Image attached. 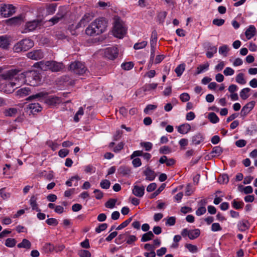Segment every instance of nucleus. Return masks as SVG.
<instances>
[{
	"instance_id": "39448f33",
	"label": "nucleus",
	"mask_w": 257,
	"mask_h": 257,
	"mask_svg": "<svg viewBox=\"0 0 257 257\" xmlns=\"http://www.w3.org/2000/svg\"><path fill=\"white\" fill-rule=\"evenodd\" d=\"M41 83L40 74L36 71L26 72V83L32 86H36Z\"/></svg>"
},
{
	"instance_id": "c03bdc74",
	"label": "nucleus",
	"mask_w": 257,
	"mask_h": 257,
	"mask_svg": "<svg viewBox=\"0 0 257 257\" xmlns=\"http://www.w3.org/2000/svg\"><path fill=\"white\" fill-rule=\"evenodd\" d=\"M165 186V183L162 184L159 188L151 195L150 198L153 199L158 196L164 189Z\"/></svg>"
},
{
	"instance_id": "052dcab7",
	"label": "nucleus",
	"mask_w": 257,
	"mask_h": 257,
	"mask_svg": "<svg viewBox=\"0 0 257 257\" xmlns=\"http://www.w3.org/2000/svg\"><path fill=\"white\" fill-rule=\"evenodd\" d=\"M108 225L107 223H104L100 224L98 226L95 228V232L99 233L101 231L105 230L107 228Z\"/></svg>"
},
{
	"instance_id": "8fccbe9b",
	"label": "nucleus",
	"mask_w": 257,
	"mask_h": 257,
	"mask_svg": "<svg viewBox=\"0 0 257 257\" xmlns=\"http://www.w3.org/2000/svg\"><path fill=\"white\" fill-rule=\"evenodd\" d=\"M56 4H52L48 6L46 8L47 13L49 15L53 14L56 11Z\"/></svg>"
},
{
	"instance_id": "20e7f679",
	"label": "nucleus",
	"mask_w": 257,
	"mask_h": 257,
	"mask_svg": "<svg viewBox=\"0 0 257 257\" xmlns=\"http://www.w3.org/2000/svg\"><path fill=\"white\" fill-rule=\"evenodd\" d=\"M114 21L113 28V35L116 38H122L126 32V29L123 26L122 21L118 16L114 17Z\"/></svg>"
},
{
	"instance_id": "e2e57ef3",
	"label": "nucleus",
	"mask_w": 257,
	"mask_h": 257,
	"mask_svg": "<svg viewBox=\"0 0 257 257\" xmlns=\"http://www.w3.org/2000/svg\"><path fill=\"white\" fill-rule=\"evenodd\" d=\"M185 247L190 252L192 253L196 252L198 250L197 246L190 243H186L185 244Z\"/></svg>"
},
{
	"instance_id": "4d7b16f0",
	"label": "nucleus",
	"mask_w": 257,
	"mask_h": 257,
	"mask_svg": "<svg viewBox=\"0 0 257 257\" xmlns=\"http://www.w3.org/2000/svg\"><path fill=\"white\" fill-rule=\"evenodd\" d=\"M78 255L80 257H91V253L89 250L85 249L79 250L78 252Z\"/></svg>"
},
{
	"instance_id": "0eeeda50",
	"label": "nucleus",
	"mask_w": 257,
	"mask_h": 257,
	"mask_svg": "<svg viewBox=\"0 0 257 257\" xmlns=\"http://www.w3.org/2000/svg\"><path fill=\"white\" fill-rule=\"evenodd\" d=\"M33 46V40L30 39H24L14 45L13 50L15 52L19 53L23 51H27Z\"/></svg>"
},
{
	"instance_id": "2eb2a0df",
	"label": "nucleus",
	"mask_w": 257,
	"mask_h": 257,
	"mask_svg": "<svg viewBox=\"0 0 257 257\" xmlns=\"http://www.w3.org/2000/svg\"><path fill=\"white\" fill-rule=\"evenodd\" d=\"M143 174L146 177V180L150 181L154 180L156 177L155 171L152 170L150 167L146 168L143 171Z\"/></svg>"
},
{
	"instance_id": "f704fd0d",
	"label": "nucleus",
	"mask_w": 257,
	"mask_h": 257,
	"mask_svg": "<svg viewBox=\"0 0 257 257\" xmlns=\"http://www.w3.org/2000/svg\"><path fill=\"white\" fill-rule=\"evenodd\" d=\"M31 243L30 241L27 239H23L22 241L17 245L18 248H30Z\"/></svg>"
},
{
	"instance_id": "de8ad7c7",
	"label": "nucleus",
	"mask_w": 257,
	"mask_h": 257,
	"mask_svg": "<svg viewBox=\"0 0 257 257\" xmlns=\"http://www.w3.org/2000/svg\"><path fill=\"white\" fill-rule=\"evenodd\" d=\"M84 114V110L82 108V107H80L78 109V110L76 112V114H75L74 116V121L76 122H78L80 118L79 117V116H82Z\"/></svg>"
},
{
	"instance_id": "864d4df0",
	"label": "nucleus",
	"mask_w": 257,
	"mask_h": 257,
	"mask_svg": "<svg viewBox=\"0 0 257 257\" xmlns=\"http://www.w3.org/2000/svg\"><path fill=\"white\" fill-rule=\"evenodd\" d=\"M132 220V217H130L127 219L125 220L124 221H123L122 223H121L120 225H119L116 228V230H121L126 226H127L130 223Z\"/></svg>"
},
{
	"instance_id": "f3484780",
	"label": "nucleus",
	"mask_w": 257,
	"mask_h": 257,
	"mask_svg": "<svg viewBox=\"0 0 257 257\" xmlns=\"http://www.w3.org/2000/svg\"><path fill=\"white\" fill-rule=\"evenodd\" d=\"M48 95V92H40L35 94H33L29 96L27 100H32L33 99H38V100H41L42 99H44V97H46Z\"/></svg>"
},
{
	"instance_id": "473e14b6",
	"label": "nucleus",
	"mask_w": 257,
	"mask_h": 257,
	"mask_svg": "<svg viewBox=\"0 0 257 257\" xmlns=\"http://www.w3.org/2000/svg\"><path fill=\"white\" fill-rule=\"evenodd\" d=\"M209 64L208 63H206L203 65H200L196 68V71L195 74L198 75L208 69Z\"/></svg>"
},
{
	"instance_id": "7c9ffc66",
	"label": "nucleus",
	"mask_w": 257,
	"mask_h": 257,
	"mask_svg": "<svg viewBox=\"0 0 257 257\" xmlns=\"http://www.w3.org/2000/svg\"><path fill=\"white\" fill-rule=\"evenodd\" d=\"M222 148L220 146H218L214 147L212 148V151L210 152V154H215L212 155V157H214L215 156H219L222 153Z\"/></svg>"
},
{
	"instance_id": "ea45409f",
	"label": "nucleus",
	"mask_w": 257,
	"mask_h": 257,
	"mask_svg": "<svg viewBox=\"0 0 257 257\" xmlns=\"http://www.w3.org/2000/svg\"><path fill=\"white\" fill-rule=\"evenodd\" d=\"M210 121L212 123H216L219 121V118L214 112H210L208 117Z\"/></svg>"
},
{
	"instance_id": "c85d7f7f",
	"label": "nucleus",
	"mask_w": 257,
	"mask_h": 257,
	"mask_svg": "<svg viewBox=\"0 0 257 257\" xmlns=\"http://www.w3.org/2000/svg\"><path fill=\"white\" fill-rule=\"evenodd\" d=\"M158 40V34L156 30H154L152 32L151 37L150 39V45L151 47H156L157 42Z\"/></svg>"
},
{
	"instance_id": "4be33fe9",
	"label": "nucleus",
	"mask_w": 257,
	"mask_h": 257,
	"mask_svg": "<svg viewBox=\"0 0 257 257\" xmlns=\"http://www.w3.org/2000/svg\"><path fill=\"white\" fill-rule=\"evenodd\" d=\"M91 20L90 17L89 15H85L80 22L77 24L76 28L77 29L80 27H85Z\"/></svg>"
},
{
	"instance_id": "37998d69",
	"label": "nucleus",
	"mask_w": 257,
	"mask_h": 257,
	"mask_svg": "<svg viewBox=\"0 0 257 257\" xmlns=\"http://www.w3.org/2000/svg\"><path fill=\"white\" fill-rule=\"evenodd\" d=\"M64 17V14L57 13L56 15L52 18L49 21L52 22L53 24H55L57 23L61 19H62Z\"/></svg>"
},
{
	"instance_id": "aec40b11",
	"label": "nucleus",
	"mask_w": 257,
	"mask_h": 257,
	"mask_svg": "<svg viewBox=\"0 0 257 257\" xmlns=\"http://www.w3.org/2000/svg\"><path fill=\"white\" fill-rule=\"evenodd\" d=\"M133 193L136 196L142 197L144 196L145 193V187L143 186L140 187L139 186L135 185L133 189Z\"/></svg>"
},
{
	"instance_id": "58836bf2",
	"label": "nucleus",
	"mask_w": 257,
	"mask_h": 257,
	"mask_svg": "<svg viewBox=\"0 0 257 257\" xmlns=\"http://www.w3.org/2000/svg\"><path fill=\"white\" fill-rule=\"evenodd\" d=\"M250 91L249 88L246 87L242 89L240 92V96L243 100L246 99L249 97L248 93Z\"/></svg>"
},
{
	"instance_id": "c756f323",
	"label": "nucleus",
	"mask_w": 257,
	"mask_h": 257,
	"mask_svg": "<svg viewBox=\"0 0 257 257\" xmlns=\"http://www.w3.org/2000/svg\"><path fill=\"white\" fill-rule=\"evenodd\" d=\"M54 249V245L50 243H45L42 247V250L45 253L52 252Z\"/></svg>"
},
{
	"instance_id": "bf43d9fd",
	"label": "nucleus",
	"mask_w": 257,
	"mask_h": 257,
	"mask_svg": "<svg viewBox=\"0 0 257 257\" xmlns=\"http://www.w3.org/2000/svg\"><path fill=\"white\" fill-rule=\"evenodd\" d=\"M167 15V13L166 12H161L159 13L157 18L160 23H163L164 22Z\"/></svg>"
},
{
	"instance_id": "412c9836",
	"label": "nucleus",
	"mask_w": 257,
	"mask_h": 257,
	"mask_svg": "<svg viewBox=\"0 0 257 257\" xmlns=\"http://www.w3.org/2000/svg\"><path fill=\"white\" fill-rule=\"evenodd\" d=\"M37 195H34L31 196L29 200V203L33 210H36L37 212H40L41 211V209L38 207V204L37 202Z\"/></svg>"
},
{
	"instance_id": "e433bc0d",
	"label": "nucleus",
	"mask_w": 257,
	"mask_h": 257,
	"mask_svg": "<svg viewBox=\"0 0 257 257\" xmlns=\"http://www.w3.org/2000/svg\"><path fill=\"white\" fill-rule=\"evenodd\" d=\"M18 112V109L16 108H10L6 109L4 113L6 116H13Z\"/></svg>"
},
{
	"instance_id": "5701e85b",
	"label": "nucleus",
	"mask_w": 257,
	"mask_h": 257,
	"mask_svg": "<svg viewBox=\"0 0 257 257\" xmlns=\"http://www.w3.org/2000/svg\"><path fill=\"white\" fill-rule=\"evenodd\" d=\"M191 130V126L188 123L181 124L178 126L177 131L181 134H187Z\"/></svg>"
},
{
	"instance_id": "6e6d98bb",
	"label": "nucleus",
	"mask_w": 257,
	"mask_h": 257,
	"mask_svg": "<svg viewBox=\"0 0 257 257\" xmlns=\"http://www.w3.org/2000/svg\"><path fill=\"white\" fill-rule=\"evenodd\" d=\"M148 44L147 41H143L141 42L136 43L134 46V48L136 50H139L145 48Z\"/></svg>"
},
{
	"instance_id": "72a5a7b5",
	"label": "nucleus",
	"mask_w": 257,
	"mask_h": 257,
	"mask_svg": "<svg viewBox=\"0 0 257 257\" xmlns=\"http://www.w3.org/2000/svg\"><path fill=\"white\" fill-rule=\"evenodd\" d=\"M11 6H12V5H9L8 6L5 5L4 7H2L0 10L1 14L4 17H9L11 14V12L10 11H8V9H9Z\"/></svg>"
},
{
	"instance_id": "79ce46f5",
	"label": "nucleus",
	"mask_w": 257,
	"mask_h": 257,
	"mask_svg": "<svg viewBox=\"0 0 257 257\" xmlns=\"http://www.w3.org/2000/svg\"><path fill=\"white\" fill-rule=\"evenodd\" d=\"M229 182V177L227 174H223L218 178V182L220 184H227Z\"/></svg>"
},
{
	"instance_id": "9d476101",
	"label": "nucleus",
	"mask_w": 257,
	"mask_h": 257,
	"mask_svg": "<svg viewBox=\"0 0 257 257\" xmlns=\"http://www.w3.org/2000/svg\"><path fill=\"white\" fill-rule=\"evenodd\" d=\"M41 24V21L39 20H34L32 21L28 22L26 23L24 28L21 31L23 34L35 30L38 26Z\"/></svg>"
},
{
	"instance_id": "f257e3e1",
	"label": "nucleus",
	"mask_w": 257,
	"mask_h": 257,
	"mask_svg": "<svg viewBox=\"0 0 257 257\" xmlns=\"http://www.w3.org/2000/svg\"><path fill=\"white\" fill-rule=\"evenodd\" d=\"M107 27V21L104 18H99L92 22L86 29V35L92 36L104 32Z\"/></svg>"
},
{
	"instance_id": "b1692460",
	"label": "nucleus",
	"mask_w": 257,
	"mask_h": 257,
	"mask_svg": "<svg viewBox=\"0 0 257 257\" xmlns=\"http://www.w3.org/2000/svg\"><path fill=\"white\" fill-rule=\"evenodd\" d=\"M118 173L122 176H126L131 173V169L128 166H121L118 169Z\"/></svg>"
},
{
	"instance_id": "bb28decb",
	"label": "nucleus",
	"mask_w": 257,
	"mask_h": 257,
	"mask_svg": "<svg viewBox=\"0 0 257 257\" xmlns=\"http://www.w3.org/2000/svg\"><path fill=\"white\" fill-rule=\"evenodd\" d=\"M45 102L49 105H55L58 100L57 97L53 96H48L44 97Z\"/></svg>"
},
{
	"instance_id": "49530a36",
	"label": "nucleus",
	"mask_w": 257,
	"mask_h": 257,
	"mask_svg": "<svg viewBox=\"0 0 257 257\" xmlns=\"http://www.w3.org/2000/svg\"><path fill=\"white\" fill-rule=\"evenodd\" d=\"M117 202L116 199L110 198L105 203V206L108 208H113Z\"/></svg>"
},
{
	"instance_id": "7ed1b4c3",
	"label": "nucleus",
	"mask_w": 257,
	"mask_h": 257,
	"mask_svg": "<svg viewBox=\"0 0 257 257\" xmlns=\"http://www.w3.org/2000/svg\"><path fill=\"white\" fill-rule=\"evenodd\" d=\"M5 76L7 78L12 79L17 88L26 83V72H21L17 69H11L5 72Z\"/></svg>"
},
{
	"instance_id": "2f4dec72",
	"label": "nucleus",
	"mask_w": 257,
	"mask_h": 257,
	"mask_svg": "<svg viewBox=\"0 0 257 257\" xmlns=\"http://www.w3.org/2000/svg\"><path fill=\"white\" fill-rule=\"evenodd\" d=\"M200 234V230L199 229L190 230L189 238L190 239H195L197 238Z\"/></svg>"
},
{
	"instance_id": "6ab92c4d",
	"label": "nucleus",
	"mask_w": 257,
	"mask_h": 257,
	"mask_svg": "<svg viewBox=\"0 0 257 257\" xmlns=\"http://www.w3.org/2000/svg\"><path fill=\"white\" fill-rule=\"evenodd\" d=\"M256 33V29L254 25H249L245 32V35L247 40L251 39Z\"/></svg>"
},
{
	"instance_id": "a18cd8bd",
	"label": "nucleus",
	"mask_w": 257,
	"mask_h": 257,
	"mask_svg": "<svg viewBox=\"0 0 257 257\" xmlns=\"http://www.w3.org/2000/svg\"><path fill=\"white\" fill-rule=\"evenodd\" d=\"M235 80L237 83L241 85H244L246 83V80L244 78V75L242 73L237 75Z\"/></svg>"
},
{
	"instance_id": "4c0bfd02",
	"label": "nucleus",
	"mask_w": 257,
	"mask_h": 257,
	"mask_svg": "<svg viewBox=\"0 0 257 257\" xmlns=\"http://www.w3.org/2000/svg\"><path fill=\"white\" fill-rule=\"evenodd\" d=\"M231 205L234 209L239 210L242 209L244 203L242 201L238 202L236 199H234L231 202Z\"/></svg>"
},
{
	"instance_id": "ddd939ff",
	"label": "nucleus",
	"mask_w": 257,
	"mask_h": 257,
	"mask_svg": "<svg viewBox=\"0 0 257 257\" xmlns=\"http://www.w3.org/2000/svg\"><path fill=\"white\" fill-rule=\"evenodd\" d=\"M28 58L35 60H38L44 58V55L42 50H36L28 53Z\"/></svg>"
},
{
	"instance_id": "1a4fd4ad",
	"label": "nucleus",
	"mask_w": 257,
	"mask_h": 257,
	"mask_svg": "<svg viewBox=\"0 0 257 257\" xmlns=\"http://www.w3.org/2000/svg\"><path fill=\"white\" fill-rule=\"evenodd\" d=\"M69 67L72 71L79 75H83L87 70L84 63L80 61H75L71 63Z\"/></svg>"
},
{
	"instance_id": "c9c22d12",
	"label": "nucleus",
	"mask_w": 257,
	"mask_h": 257,
	"mask_svg": "<svg viewBox=\"0 0 257 257\" xmlns=\"http://www.w3.org/2000/svg\"><path fill=\"white\" fill-rule=\"evenodd\" d=\"M185 69V64L184 63L180 64L177 66L175 69V72L178 77H180L184 72Z\"/></svg>"
},
{
	"instance_id": "09e8293b",
	"label": "nucleus",
	"mask_w": 257,
	"mask_h": 257,
	"mask_svg": "<svg viewBox=\"0 0 257 257\" xmlns=\"http://www.w3.org/2000/svg\"><path fill=\"white\" fill-rule=\"evenodd\" d=\"M22 21L21 17H15L9 19L8 20V23L10 25H17L19 24Z\"/></svg>"
},
{
	"instance_id": "a878e982",
	"label": "nucleus",
	"mask_w": 257,
	"mask_h": 257,
	"mask_svg": "<svg viewBox=\"0 0 257 257\" xmlns=\"http://www.w3.org/2000/svg\"><path fill=\"white\" fill-rule=\"evenodd\" d=\"M31 89L29 87L22 88L16 92L17 95L20 97H23L30 94Z\"/></svg>"
},
{
	"instance_id": "a19ab883",
	"label": "nucleus",
	"mask_w": 257,
	"mask_h": 257,
	"mask_svg": "<svg viewBox=\"0 0 257 257\" xmlns=\"http://www.w3.org/2000/svg\"><path fill=\"white\" fill-rule=\"evenodd\" d=\"M0 196L3 199L6 200L11 197V193L5 187L0 189Z\"/></svg>"
},
{
	"instance_id": "3c124183",
	"label": "nucleus",
	"mask_w": 257,
	"mask_h": 257,
	"mask_svg": "<svg viewBox=\"0 0 257 257\" xmlns=\"http://www.w3.org/2000/svg\"><path fill=\"white\" fill-rule=\"evenodd\" d=\"M137 239L138 238L136 236L134 235H128L127 238L126 239V243L129 245H133Z\"/></svg>"
},
{
	"instance_id": "13d9d810",
	"label": "nucleus",
	"mask_w": 257,
	"mask_h": 257,
	"mask_svg": "<svg viewBox=\"0 0 257 257\" xmlns=\"http://www.w3.org/2000/svg\"><path fill=\"white\" fill-rule=\"evenodd\" d=\"M171 152V149L167 146L161 147L159 149V153L161 154H168Z\"/></svg>"
},
{
	"instance_id": "cd10ccee",
	"label": "nucleus",
	"mask_w": 257,
	"mask_h": 257,
	"mask_svg": "<svg viewBox=\"0 0 257 257\" xmlns=\"http://www.w3.org/2000/svg\"><path fill=\"white\" fill-rule=\"evenodd\" d=\"M154 236V233L151 231H149L142 235L141 240L142 242H147L152 240Z\"/></svg>"
},
{
	"instance_id": "a211bd4d",
	"label": "nucleus",
	"mask_w": 257,
	"mask_h": 257,
	"mask_svg": "<svg viewBox=\"0 0 257 257\" xmlns=\"http://www.w3.org/2000/svg\"><path fill=\"white\" fill-rule=\"evenodd\" d=\"M237 227L239 231L241 232L245 231L249 227V222L246 220L239 221L237 223Z\"/></svg>"
},
{
	"instance_id": "9b49d317",
	"label": "nucleus",
	"mask_w": 257,
	"mask_h": 257,
	"mask_svg": "<svg viewBox=\"0 0 257 257\" xmlns=\"http://www.w3.org/2000/svg\"><path fill=\"white\" fill-rule=\"evenodd\" d=\"M118 50L116 47L106 48L103 50V55L105 58L110 60H114L117 57Z\"/></svg>"
},
{
	"instance_id": "f8f14e48",
	"label": "nucleus",
	"mask_w": 257,
	"mask_h": 257,
	"mask_svg": "<svg viewBox=\"0 0 257 257\" xmlns=\"http://www.w3.org/2000/svg\"><path fill=\"white\" fill-rule=\"evenodd\" d=\"M12 37L8 35H4L0 36V48L8 50L10 48Z\"/></svg>"
},
{
	"instance_id": "0e129e2a",
	"label": "nucleus",
	"mask_w": 257,
	"mask_h": 257,
	"mask_svg": "<svg viewBox=\"0 0 257 257\" xmlns=\"http://www.w3.org/2000/svg\"><path fill=\"white\" fill-rule=\"evenodd\" d=\"M229 49L228 46L226 45H224L222 46H220L219 48V53L220 54L223 55L224 56H226L227 53Z\"/></svg>"
},
{
	"instance_id": "69168bd1",
	"label": "nucleus",
	"mask_w": 257,
	"mask_h": 257,
	"mask_svg": "<svg viewBox=\"0 0 257 257\" xmlns=\"http://www.w3.org/2000/svg\"><path fill=\"white\" fill-rule=\"evenodd\" d=\"M157 106L154 104H148L144 110V112L146 114H149L150 111L156 109Z\"/></svg>"
},
{
	"instance_id": "603ef678",
	"label": "nucleus",
	"mask_w": 257,
	"mask_h": 257,
	"mask_svg": "<svg viewBox=\"0 0 257 257\" xmlns=\"http://www.w3.org/2000/svg\"><path fill=\"white\" fill-rule=\"evenodd\" d=\"M17 241L15 238H7L5 242V245L9 247H13L16 245Z\"/></svg>"
},
{
	"instance_id": "dca6fc26",
	"label": "nucleus",
	"mask_w": 257,
	"mask_h": 257,
	"mask_svg": "<svg viewBox=\"0 0 257 257\" xmlns=\"http://www.w3.org/2000/svg\"><path fill=\"white\" fill-rule=\"evenodd\" d=\"M27 109L28 110H30L31 113L35 114L36 112L41 111L42 107L39 103H32L27 106Z\"/></svg>"
},
{
	"instance_id": "4468645a",
	"label": "nucleus",
	"mask_w": 257,
	"mask_h": 257,
	"mask_svg": "<svg viewBox=\"0 0 257 257\" xmlns=\"http://www.w3.org/2000/svg\"><path fill=\"white\" fill-rule=\"evenodd\" d=\"M255 102L251 101L246 103L241 109L240 114L242 116H245L254 107Z\"/></svg>"
},
{
	"instance_id": "774afa93",
	"label": "nucleus",
	"mask_w": 257,
	"mask_h": 257,
	"mask_svg": "<svg viewBox=\"0 0 257 257\" xmlns=\"http://www.w3.org/2000/svg\"><path fill=\"white\" fill-rule=\"evenodd\" d=\"M141 145L145 148L146 151H150L153 147L152 143L149 142H142L141 143Z\"/></svg>"
},
{
	"instance_id": "680f3d73",
	"label": "nucleus",
	"mask_w": 257,
	"mask_h": 257,
	"mask_svg": "<svg viewBox=\"0 0 257 257\" xmlns=\"http://www.w3.org/2000/svg\"><path fill=\"white\" fill-rule=\"evenodd\" d=\"M110 182L106 179L102 180L100 183V186L102 189H107L110 187Z\"/></svg>"
},
{
	"instance_id": "6e6552de",
	"label": "nucleus",
	"mask_w": 257,
	"mask_h": 257,
	"mask_svg": "<svg viewBox=\"0 0 257 257\" xmlns=\"http://www.w3.org/2000/svg\"><path fill=\"white\" fill-rule=\"evenodd\" d=\"M4 80L0 82V88L2 91L6 93H12L15 89V83L12 79L7 78L5 76V73L2 75Z\"/></svg>"
},
{
	"instance_id": "5fc2aeb1",
	"label": "nucleus",
	"mask_w": 257,
	"mask_h": 257,
	"mask_svg": "<svg viewBox=\"0 0 257 257\" xmlns=\"http://www.w3.org/2000/svg\"><path fill=\"white\" fill-rule=\"evenodd\" d=\"M134 63L132 62H124L121 64V68L125 70H130L134 67Z\"/></svg>"
},
{
	"instance_id": "423d86ee",
	"label": "nucleus",
	"mask_w": 257,
	"mask_h": 257,
	"mask_svg": "<svg viewBox=\"0 0 257 257\" xmlns=\"http://www.w3.org/2000/svg\"><path fill=\"white\" fill-rule=\"evenodd\" d=\"M40 66L41 69L44 70H50L52 72H58L62 70L64 66L62 63L57 62L55 61H47L43 63L42 61L40 62Z\"/></svg>"
},
{
	"instance_id": "338daca9",
	"label": "nucleus",
	"mask_w": 257,
	"mask_h": 257,
	"mask_svg": "<svg viewBox=\"0 0 257 257\" xmlns=\"http://www.w3.org/2000/svg\"><path fill=\"white\" fill-rule=\"evenodd\" d=\"M158 86L157 83H150L148 84H146L144 87V90L145 91H150L152 89H155Z\"/></svg>"
},
{
	"instance_id": "393cba45",
	"label": "nucleus",
	"mask_w": 257,
	"mask_h": 257,
	"mask_svg": "<svg viewBox=\"0 0 257 257\" xmlns=\"http://www.w3.org/2000/svg\"><path fill=\"white\" fill-rule=\"evenodd\" d=\"M204 138L203 135L201 133H197L192 138V143L195 145L200 144L203 141Z\"/></svg>"
},
{
	"instance_id": "f03ea898",
	"label": "nucleus",
	"mask_w": 257,
	"mask_h": 257,
	"mask_svg": "<svg viewBox=\"0 0 257 257\" xmlns=\"http://www.w3.org/2000/svg\"><path fill=\"white\" fill-rule=\"evenodd\" d=\"M107 27V21L104 18H99L92 22L86 29V35L92 36L104 32Z\"/></svg>"
}]
</instances>
